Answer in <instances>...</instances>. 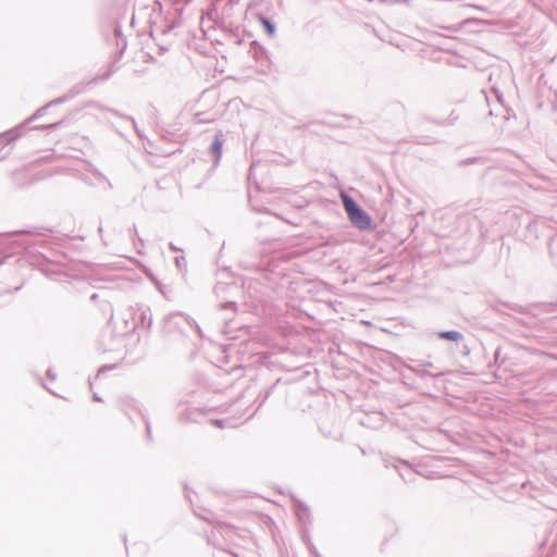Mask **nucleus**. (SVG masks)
<instances>
[{
  "instance_id": "obj_1",
  "label": "nucleus",
  "mask_w": 557,
  "mask_h": 557,
  "mask_svg": "<svg viewBox=\"0 0 557 557\" xmlns=\"http://www.w3.org/2000/svg\"><path fill=\"white\" fill-rule=\"evenodd\" d=\"M350 222L358 227L361 231H366L370 228L372 220L370 215L362 210L361 208H358L356 211L351 212V214L348 215Z\"/></svg>"
},
{
  "instance_id": "obj_2",
  "label": "nucleus",
  "mask_w": 557,
  "mask_h": 557,
  "mask_svg": "<svg viewBox=\"0 0 557 557\" xmlns=\"http://www.w3.org/2000/svg\"><path fill=\"white\" fill-rule=\"evenodd\" d=\"M223 134L216 133L210 147L211 153L214 156V164H218L222 156Z\"/></svg>"
},
{
  "instance_id": "obj_3",
  "label": "nucleus",
  "mask_w": 557,
  "mask_h": 557,
  "mask_svg": "<svg viewBox=\"0 0 557 557\" xmlns=\"http://www.w3.org/2000/svg\"><path fill=\"white\" fill-rule=\"evenodd\" d=\"M438 337L454 342L458 345L459 342L463 338V335H462V333H460L458 331L451 330V331L440 332Z\"/></svg>"
},
{
  "instance_id": "obj_4",
  "label": "nucleus",
  "mask_w": 557,
  "mask_h": 557,
  "mask_svg": "<svg viewBox=\"0 0 557 557\" xmlns=\"http://www.w3.org/2000/svg\"><path fill=\"white\" fill-rule=\"evenodd\" d=\"M343 203L348 215L351 214V212L356 211L358 208H360L354 199L346 195L343 196Z\"/></svg>"
},
{
  "instance_id": "obj_5",
  "label": "nucleus",
  "mask_w": 557,
  "mask_h": 557,
  "mask_svg": "<svg viewBox=\"0 0 557 557\" xmlns=\"http://www.w3.org/2000/svg\"><path fill=\"white\" fill-rule=\"evenodd\" d=\"M139 320H140V325L143 327H150L151 326V317H150V313H149V310H140L139 312Z\"/></svg>"
},
{
  "instance_id": "obj_6",
  "label": "nucleus",
  "mask_w": 557,
  "mask_h": 557,
  "mask_svg": "<svg viewBox=\"0 0 557 557\" xmlns=\"http://www.w3.org/2000/svg\"><path fill=\"white\" fill-rule=\"evenodd\" d=\"M262 22V25L264 26L267 33L270 35V36H273L274 33H275V27L274 25L267 18H262L261 20Z\"/></svg>"
},
{
  "instance_id": "obj_7",
  "label": "nucleus",
  "mask_w": 557,
  "mask_h": 557,
  "mask_svg": "<svg viewBox=\"0 0 557 557\" xmlns=\"http://www.w3.org/2000/svg\"><path fill=\"white\" fill-rule=\"evenodd\" d=\"M175 264L177 268L182 269L185 265V258L183 256L175 258Z\"/></svg>"
},
{
  "instance_id": "obj_8",
  "label": "nucleus",
  "mask_w": 557,
  "mask_h": 557,
  "mask_svg": "<svg viewBox=\"0 0 557 557\" xmlns=\"http://www.w3.org/2000/svg\"><path fill=\"white\" fill-rule=\"evenodd\" d=\"M169 247L172 251H182L181 248L176 247L173 243H170L169 244Z\"/></svg>"
},
{
  "instance_id": "obj_9",
  "label": "nucleus",
  "mask_w": 557,
  "mask_h": 557,
  "mask_svg": "<svg viewBox=\"0 0 557 557\" xmlns=\"http://www.w3.org/2000/svg\"><path fill=\"white\" fill-rule=\"evenodd\" d=\"M137 325H138V324L134 321V322L132 323V325H131V330H135V329L137 327Z\"/></svg>"
}]
</instances>
